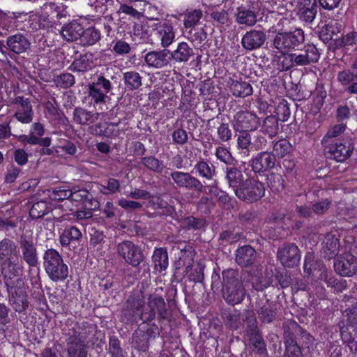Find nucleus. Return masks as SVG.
Listing matches in <instances>:
<instances>
[{"label":"nucleus","mask_w":357,"mask_h":357,"mask_svg":"<svg viewBox=\"0 0 357 357\" xmlns=\"http://www.w3.org/2000/svg\"><path fill=\"white\" fill-rule=\"evenodd\" d=\"M278 125L277 119L273 116L266 118L264 122L263 130L270 137L275 136L278 132Z\"/></svg>","instance_id":"f704fd0d"},{"label":"nucleus","mask_w":357,"mask_h":357,"mask_svg":"<svg viewBox=\"0 0 357 357\" xmlns=\"http://www.w3.org/2000/svg\"><path fill=\"white\" fill-rule=\"evenodd\" d=\"M6 45L10 51L20 54L29 47L30 43L22 34L17 33L9 36L7 38Z\"/></svg>","instance_id":"a211bd4d"},{"label":"nucleus","mask_w":357,"mask_h":357,"mask_svg":"<svg viewBox=\"0 0 357 357\" xmlns=\"http://www.w3.org/2000/svg\"><path fill=\"white\" fill-rule=\"evenodd\" d=\"M12 250V243L8 240H3L0 243V257L3 259L7 257Z\"/></svg>","instance_id":"13d9d810"},{"label":"nucleus","mask_w":357,"mask_h":357,"mask_svg":"<svg viewBox=\"0 0 357 357\" xmlns=\"http://www.w3.org/2000/svg\"><path fill=\"white\" fill-rule=\"evenodd\" d=\"M344 130H345L344 125H343V124L336 125L328 131L326 135L324 137V139L326 138H333V137H337L341 133H342L344 131Z\"/></svg>","instance_id":"6e6d98bb"},{"label":"nucleus","mask_w":357,"mask_h":357,"mask_svg":"<svg viewBox=\"0 0 357 357\" xmlns=\"http://www.w3.org/2000/svg\"><path fill=\"white\" fill-rule=\"evenodd\" d=\"M280 68L281 70H288L293 66H296L292 54H284L280 58Z\"/></svg>","instance_id":"a18cd8bd"},{"label":"nucleus","mask_w":357,"mask_h":357,"mask_svg":"<svg viewBox=\"0 0 357 357\" xmlns=\"http://www.w3.org/2000/svg\"><path fill=\"white\" fill-rule=\"evenodd\" d=\"M105 239V235L102 231L94 230L91 233L90 243L93 246L101 244Z\"/></svg>","instance_id":"5fc2aeb1"},{"label":"nucleus","mask_w":357,"mask_h":357,"mask_svg":"<svg viewBox=\"0 0 357 357\" xmlns=\"http://www.w3.org/2000/svg\"><path fill=\"white\" fill-rule=\"evenodd\" d=\"M292 54L296 66L315 63L319 59V53L314 45H307L299 53H293Z\"/></svg>","instance_id":"1a4fd4ad"},{"label":"nucleus","mask_w":357,"mask_h":357,"mask_svg":"<svg viewBox=\"0 0 357 357\" xmlns=\"http://www.w3.org/2000/svg\"><path fill=\"white\" fill-rule=\"evenodd\" d=\"M344 45H353L357 43V31H352L344 36L342 38Z\"/></svg>","instance_id":"bf43d9fd"},{"label":"nucleus","mask_w":357,"mask_h":357,"mask_svg":"<svg viewBox=\"0 0 357 357\" xmlns=\"http://www.w3.org/2000/svg\"><path fill=\"white\" fill-rule=\"evenodd\" d=\"M197 169L199 174L206 178H210L211 170L208 165L205 162H200L197 165Z\"/></svg>","instance_id":"052dcab7"},{"label":"nucleus","mask_w":357,"mask_h":357,"mask_svg":"<svg viewBox=\"0 0 357 357\" xmlns=\"http://www.w3.org/2000/svg\"><path fill=\"white\" fill-rule=\"evenodd\" d=\"M334 268L342 276H352L357 271V259L351 254H344L336 259Z\"/></svg>","instance_id":"39448f33"},{"label":"nucleus","mask_w":357,"mask_h":357,"mask_svg":"<svg viewBox=\"0 0 357 357\" xmlns=\"http://www.w3.org/2000/svg\"><path fill=\"white\" fill-rule=\"evenodd\" d=\"M68 351L69 357H86V351L81 342H70Z\"/></svg>","instance_id":"58836bf2"},{"label":"nucleus","mask_w":357,"mask_h":357,"mask_svg":"<svg viewBox=\"0 0 357 357\" xmlns=\"http://www.w3.org/2000/svg\"><path fill=\"white\" fill-rule=\"evenodd\" d=\"M237 144L238 149H241L242 153L245 156H248L250 153V146L251 144V137L248 132H239Z\"/></svg>","instance_id":"7c9ffc66"},{"label":"nucleus","mask_w":357,"mask_h":357,"mask_svg":"<svg viewBox=\"0 0 357 357\" xmlns=\"http://www.w3.org/2000/svg\"><path fill=\"white\" fill-rule=\"evenodd\" d=\"M157 34L160 38V45L163 48L168 47L174 40L175 32L169 22L160 23L156 28Z\"/></svg>","instance_id":"f3484780"},{"label":"nucleus","mask_w":357,"mask_h":357,"mask_svg":"<svg viewBox=\"0 0 357 357\" xmlns=\"http://www.w3.org/2000/svg\"><path fill=\"white\" fill-rule=\"evenodd\" d=\"M117 251L119 255L132 266H137L143 261L144 256L140 249L130 241L119 243Z\"/></svg>","instance_id":"20e7f679"},{"label":"nucleus","mask_w":357,"mask_h":357,"mask_svg":"<svg viewBox=\"0 0 357 357\" xmlns=\"http://www.w3.org/2000/svg\"><path fill=\"white\" fill-rule=\"evenodd\" d=\"M119 181L114 178H111L108 181L107 186L105 187V186L101 185L100 190L105 194L113 193L119 189Z\"/></svg>","instance_id":"603ef678"},{"label":"nucleus","mask_w":357,"mask_h":357,"mask_svg":"<svg viewBox=\"0 0 357 357\" xmlns=\"http://www.w3.org/2000/svg\"><path fill=\"white\" fill-rule=\"evenodd\" d=\"M353 149L354 146L349 142H337L330 146L328 152L331 158L337 162H343L350 156Z\"/></svg>","instance_id":"4468645a"},{"label":"nucleus","mask_w":357,"mask_h":357,"mask_svg":"<svg viewBox=\"0 0 357 357\" xmlns=\"http://www.w3.org/2000/svg\"><path fill=\"white\" fill-rule=\"evenodd\" d=\"M70 194L71 195L69 198L70 201L82 202L83 203L84 207H87L89 204H92L93 202V200L88 198L89 192L84 189H78L77 188H74L73 189L70 190Z\"/></svg>","instance_id":"c85d7f7f"},{"label":"nucleus","mask_w":357,"mask_h":357,"mask_svg":"<svg viewBox=\"0 0 357 357\" xmlns=\"http://www.w3.org/2000/svg\"><path fill=\"white\" fill-rule=\"evenodd\" d=\"M82 29L83 27L80 24L73 22L65 25L62 28L61 33L66 40L73 41L78 38L80 39Z\"/></svg>","instance_id":"4be33fe9"},{"label":"nucleus","mask_w":357,"mask_h":357,"mask_svg":"<svg viewBox=\"0 0 357 357\" xmlns=\"http://www.w3.org/2000/svg\"><path fill=\"white\" fill-rule=\"evenodd\" d=\"M354 70L353 72H351L349 70H344L338 74V80L343 85H347L352 82L349 89H357V82H354Z\"/></svg>","instance_id":"4c0bfd02"},{"label":"nucleus","mask_w":357,"mask_h":357,"mask_svg":"<svg viewBox=\"0 0 357 357\" xmlns=\"http://www.w3.org/2000/svg\"><path fill=\"white\" fill-rule=\"evenodd\" d=\"M342 322L344 324L343 328L345 326H352L357 324L356 306H353L343 312Z\"/></svg>","instance_id":"c9c22d12"},{"label":"nucleus","mask_w":357,"mask_h":357,"mask_svg":"<svg viewBox=\"0 0 357 357\" xmlns=\"http://www.w3.org/2000/svg\"><path fill=\"white\" fill-rule=\"evenodd\" d=\"M304 40L303 31L296 29L294 31L278 33L273 39V44L275 48L284 53L296 49L303 43Z\"/></svg>","instance_id":"f03ea898"},{"label":"nucleus","mask_w":357,"mask_h":357,"mask_svg":"<svg viewBox=\"0 0 357 357\" xmlns=\"http://www.w3.org/2000/svg\"><path fill=\"white\" fill-rule=\"evenodd\" d=\"M255 250L250 246H243L236 251V262L241 266H247L255 259Z\"/></svg>","instance_id":"5701e85b"},{"label":"nucleus","mask_w":357,"mask_h":357,"mask_svg":"<svg viewBox=\"0 0 357 357\" xmlns=\"http://www.w3.org/2000/svg\"><path fill=\"white\" fill-rule=\"evenodd\" d=\"M81 231L76 227H71L63 231L60 235V243L62 246H68L71 242L82 238Z\"/></svg>","instance_id":"bb28decb"},{"label":"nucleus","mask_w":357,"mask_h":357,"mask_svg":"<svg viewBox=\"0 0 357 357\" xmlns=\"http://www.w3.org/2000/svg\"><path fill=\"white\" fill-rule=\"evenodd\" d=\"M15 159L17 164L22 165L27 162V155L23 150H17L15 153Z\"/></svg>","instance_id":"774afa93"},{"label":"nucleus","mask_w":357,"mask_h":357,"mask_svg":"<svg viewBox=\"0 0 357 357\" xmlns=\"http://www.w3.org/2000/svg\"><path fill=\"white\" fill-rule=\"evenodd\" d=\"M172 137L174 141L178 144H183L187 140V135L183 130L174 131Z\"/></svg>","instance_id":"0e129e2a"},{"label":"nucleus","mask_w":357,"mask_h":357,"mask_svg":"<svg viewBox=\"0 0 357 357\" xmlns=\"http://www.w3.org/2000/svg\"><path fill=\"white\" fill-rule=\"evenodd\" d=\"M266 40V35L264 31L252 29L243 36L241 45L246 50L252 51L261 47Z\"/></svg>","instance_id":"6e6552de"},{"label":"nucleus","mask_w":357,"mask_h":357,"mask_svg":"<svg viewBox=\"0 0 357 357\" xmlns=\"http://www.w3.org/2000/svg\"><path fill=\"white\" fill-rule=\"evenodd\" d=\"M47 211V206L45 202L40 201L33 204L30 209L29 214L33 218H38L43 216Z\"/></svg>","instance_id":"a19ab883"},{"label":"nucleus","mask_w":357,"mask_h":357,"mask_svg":"<svg viewBox=\"0 0 357 357\" xmlns=\"http://www.w3.org/2000/svg\"><path fill=\"white\" fill-rule=\"evenodd\" d=\"M113 50L118 54H125L130 52V46L128 43L120 40L115 43Z\"/></svg>","instance_id":"09e8293b"},{"label":"nucleus","mask_w":357,"mask_h":357,"mask_svg":"<svg viewBox=\"0 0 357 357\" xmlns=\"http://www.w3.org/2000/svg\"><path fill=\"white\" fill-rule=\"evenodd\" d=\"M15 102L17 105L15 116L18 121L27 123L32 120L31 106L27 98L15 94Z\"/></svg>","instance_id":"dca6fc26"},{"label":"nucleus","mask_w":357,"mask_h":357,"mask_svg":"<svg viewBox=\"0 0 357 357\" xmlns=\"http://www.w3.org/2000/svg\"><path fill=\"white\" fill-rule=\"evenodd\" d=\"M234 128L238 132H248L256 130L259 121L255 114L248 112H240L236 117Z\"/></svg>","instance_id":"0eeeda50"},{"label":"nucleus","mask_w":357,"mask_h":357,"mask_svg":"<svg viewBox=\"0 0 357 357\" xmlns=\"http://www.w3.org/2000/svg\"><path fill=\"white\" fill-rule=\"evenodd\" d=\"M144 59L149 66L161 68L169 63L171 56L167 50L151 51L146 54Z\"/></svg>","instance_id":"9b49d317"},{"label":"nucleus","mask_w":357,"mask_h":357,"mask_svg":"<svg viewBox=\"0 0 357 357\" xmlns=\"http://www.w3.org/2000/svg\"><path fill=\"white\" fill-rule=\"evenodd\" d=\"M227 178L229 185L235 190L241 185L242 174L236 168H230L227 170Z\"/></svg>","instance_id":"473e14b6"},{"label":"nucleus","mask_w":357,"mask_h":357,"mask_svg":"<svg viewBox=\"0 0 357 357\" xmlns=\"http://www.w3.org/2000/svg\"><path fill=\"white\" fill-rule=\"evenodd\" d=\"M101 88L109 89L111 88V83L109 80L106 79L104 77L100 76L96 82H93L89 89H100Z\"/></svg>","instance_id":"8fccbe9b"},{"label":"nucleus","mask_w":357,"mask_h":357,"mask_svg":"<svg viewBox=\"0 0 357 357\" xmlns=\"http://www.w3.org/2000/svg\"><path fill=\"white\" fill-rule=\"evenodd\" d=\"M267 183L273 191L278 192L283 188V180L280 174H269L267 177Z\"/></svg>","instance_id":"ea45409f"},{"label":"nucleus","mask_w":357,"mask_h":357,"mask_svg":"<svg viewBox=\"0 0 357 357\" xmlns=\"http://www.w3.org/2000/svg\"><path fill=\"white\" fill-rule=\"evenodd\" d=\"M317 13L316 0H300L298 2L297 15L299 19L305 22L311 23Z\"/></svg>","instance_id":"f8f14e48"},{"label":"nucleus","mask_w":357,"mask_h":357,"mask_svg":"<svg viewBox=\"0 0 357 357\" xmlns=\"http://www.w3.org/2000/svg\"><path fill=\"white\" fill-rule=\"evenodd\" d=\"M193 55V49L185 42L179 43L176 49L170 53L171 59H172L177 63H185Z\"/></svg>","instance_id":"6ab92c4d"},{"label":"nucleus","mask_w":357,"mask_h":357,"mask_svg":"<svg viewBox=\"0 0 357 357\" xmlns=\"http://www.w3.org/2000/svg\"><path fill=\"white\" fill-rule=\"evenodd\" d=\"M98 113H91L83 109H76L74 112L75 121L80 124H88L93 123L98 119Z\"/></svg>","instance_id":"cd10ccee"},{"label":"nucleus","mask_w":357,"mask_h":357,"mask_svg":"<svg viewBox=\"0 0 357 357\" xmlns=\"http://www.w3.org/2000/svg\"><path fill=\"white\" fill-rule=\"evenodd\" d=\"M225 80L227 82V87L241 89H248V88H250V89H252L250 84L245 82H240L237 79H234L231 77H226Z\"/></svg>","instance_id":"3c124183"},{"label":"nucleus","mask_w":357,"mask_h":357,"mask_svg":"<svg viewBox=\"0 0 357 357\" xmlns=\"http://www.w3.org/2000/svg\"><path fill=\"white\" fill-rule=\"evenodd\" d=\"M265 192L262 183L252 178L242 183L235 190V193L241 199L254 202L261 198Z\"/></svg>","instance_id":"7ed1b4c3"},{"label":"nucleus","mask_w":357,"mask_h":357,"mask_svg":"<svg viewBox=\"0 0 357 357\" xmlns=\"http://www.w3.org/2000/svg\"><path fill=\"white\" fill-rule=\"evenodd\" d=\"M326 244L330 251L334 252L336 251L338 245V241L331 235H328L326 238Z\"/></svg>","instance_id":"338daca9"},{"label":"nucleus","mask_w":357,"mask_h":357,"mask_svg":"<svg viewBox=\"0 0 357 357\" xmlns=\"http://www.w3.org/2000/svg\"><path fill=\"white\" fill-rule=\"evenodd\" d=\"M119 205L124 208H137L142 206V204L137 202L128 201L124 199H121L119 201Z\"/></svg>","instance_id":"69168bd1"},{"label":"nucleus","mask_w":357,"mask_h":357,"mask_svg":"<svg viewBox=\"0 0 357 357\" xmlns=\"http://www.w3.org/2000/svg\"><path fill=\"white\" fill-rule=\"evenodd\" d=\"M8 292L10 294V303L15 310L19 312L24 311L28 306L24 292L22 290L17 291L13 287L8 289Z\"/></svg>","instance_id":"aec40b11"},{"label":"nucleus","mask_w":357,"mask_h":357,"mask_svg":"<svg viewBox=\"0 0 357 357\" xmlns=\"http://www.w3.org/2000/svg\"><path fill=\"white\" fill-rule=\"evenodd\" d=\"M278 257L284 266L289 267L296 265L301 259L298 247L293 244L280 248Z\"/></svg>","instance_id":"9d476101"},{"label":"nucleus","mask_w":357,"mask_h":357,"mask_svg":"<svg viewBox=\"0 0 357 357\" xmlns=\"http://www.w3.org/2000/svg\"><path fill=\"white\" fill-rule=\"evenodd\" d=\"M245 296L242 284L237 280H234L231 284H227L224 296L226 301L231 305L239 303Z\"/></svg>","instance_id":"2eb2a0df"},{"label":"nucleus","mask_w":357,"mask_h":357,"mask_svg":"<svg viewBox=\"0 0 357 357\" xmlns=\"http://www.w3.org/2000/svg\"><path fill=\"white\" fill-rule=\"evenodd\" d=\"M216 155L219 160L227 163L231 158L229 151L225 148L219 147L216 150Z\"/></svg>","instance_id":"680f3d73"},{"label":"nucleus","mask_w":357,"mask_h":357,"mask_svg":"<svg viewBox=\"0 0 357 357\" xmlns=\"http://www.w3.org/2000/svg\"><path fill=\"white\" fill-rule=\"evenodd\" d=\"M125 83L130 89H137L141 86V77L136 72H128L124 74Z\"/></svg>","instance_id":"e433bc0d"},{"label":"nucleus","mask_w":357,"mask_h":357,"mask_svg":"<svg viewBox=\"0 0 357 357\" xmlns=\"http://www.w3.org/2000/svg\"><path fill=\"white\" fill-rule=\"evenodd\" d=\"M93 56L91 54H85L81 55L75 59L71 64L70 68L73 71L85 72L91 69L93 66Z\"/></svg>","instance_id":"b1692460"},{"label":"nucleus","mask_w":357,"mask_h":357,"mask_svg":"<svg viewBox=\"0 0 357 357\" xmlns=\"http://www.w3.org/2000/svg\"><path fill=\"white\" fill-rule=\"evenodd\" d=\"M152 257L155 271L162 273L167 269L169 261L167 253L165 250L162 248L156 249Z\"/></svg>","instance_id":"393cba45"},{"label":"nucleus","mask_w":357,"mask_h":357,"mask_svg":"<svg viewBox=\"0 0 357 357\" xmlns=\"http://www.w3.org/2000/svg\"><path fill=\"white\" fill-rule=\"evenodd\" d=\"M275 156L269 152L258 154L251 161V166L255 172H265L275 165Z\"/></svg>","instance_id":"ddd939ff"},{"label":"nucleus","mask_w":357,"mask_h":357,"mask_svg":"<svg viewBox=\"0 0 357 357\" xmlns=\"http://www.w3.org/2000/svg\"><path fill=\"white\" fill-rule=\"evenodd\" d=\"M100 33L98 29L90 27L86 30L82 29L80 41L84 46H91L96 44L100 39Z\"/></svg>","instance_id":"a878e982"},{"label":"nucleus","mask_w":357,"mask_h":357,"mask_svg":"<svg viewBox=\"0 0 357 357\" xmlns=\"http://www.w3.org/2000/svg\"><path fill=\"white\" fill-rule=\"evenodd\" d=\"M202 17V11L195 9L188 12L185 15L184 26L185 28H191L196 26Z\"/></svg>","instance_id":"2f4dec72"},{"label":"nucleus","mask_w":357,"mask_h":357,"mask_svg":"<svg viewBox=\"0 0 357 357\" xmlns=\"http://www.w3.org/2000/svg\"><path fill=\"white\" fill-rule=\"evenodd\" d=\"M49 197L52 200H64L69 199L70 197V190L66 187H59L51 190H48Z\"/></svg>","instance_id":"72a5a7b5"},{"label":"nucleus","mask_w":357,"mask_h":357,"mask_svg":"<svg viewBox=\"0 0 357 357\" xmlns=\"http://www.w3.org/2000/svg\"><path fill=\"white\" fill-rule=\"evenodd\" d=\"M55 82L57 87L66 89L75 83V78L70 73H63L56 79Z\"/></svg>","instance_id":"79ce46f5"},{"label":"nucleus","mask_w":357,"mask_h":357,"mask_svg":"<svg viewBox=\"0 0 357 357\" xmlns=\"http://www.w3.org/2000/svg\"><path fill=\"white\" fill-rule=\"evenodd\" d=\"M44 267L50 278L54 281L63 280L68 274V269L59 253L54 250H47L44 255Z\"/></svg>","instance_id":"f257e3e1"},{"label":"nucleus","mask_w":357,"mask_h":357,"mask_svg":"<svg viewBox=\"0 0 357 357\" xmlns=\"http://www.w3.org/2000/svg\"><path fill=\"white\" fill-rule=\"evenodd\" d=\"M172 178L176 183L181 186L190 188H195L201 190L202 185L196 178L191 177L188 174L176 172L172 174Z\"/></svg>","instance_id":"412c9836"},{"label":"nucleus","mask_w":357,"mask_h":357,"mask_svg":"<svg viewBox=\"0 0 357 357\" xmlns=\"http://www.w3.org/2000/svg\"><path fill=\"white\" fill-rule=\"evenodd\" d=\"M286 357H301V349L293 342L287 345Z\"/></svg>","instance_id":"864d4df0"},{"label":"nucleus","mask_w":357,"mask_h":357,"mask_svg":"<svg viewBox=\"0 0 357 357\" xmlns=\"http://www.w3.org/2000/svg\"><path fill=\"white\" fill-rule=\"evenodd\" d=\"M23 255L24 259L30 266H35L37 264L36 250L32 243L27 241H22Z\"/></svg>","instance_id":"c756f323"},{"label":"nucleus","mask_w":357,"mask_h":357,"mask_svg":"<svg viewBox=\"0 0 357 357\" xmlns=\"http://www.w3.org/2000/svg\"><path fill=\"white\" fill-rule=\"evenodd\" d=\"M320 6L326 10H333L337 8L341 0H319Z\"/></svg>","instance_id":"e2e57ef3"},{"label":"nucleus","mask_w":357,"mask_h":357,"mask_svg":"<svg viewBox=\"0 0 357 357\" xmlns=\"http://www.w3.org/2000/svg\"><path fill=\"white\" fill-rule=\"evenodd\" d=\"M211 17L218 24L223 25L229 22V15L226 10H214L210 14Z\"/></svg>","instance_id":"37998d69"},{"label":"nucleus","mask_w":357,"mask_h":357,"mask_svg":"<svg viewBox=\"0 0 357 357\" xmlns=\"http://www.w3.org/2000/svg\"><path fill=\"white\" fill-rule=\"evenodd\" d=\"M143 162L146 167L155 172H161L163 169V165L155 158H145Z\"/></svg>","instance_id":"49530a36"},{"label":"nucleus","mask_w":357,"mask_h":357,"mask_svg":"<svg viewBox=\"0 0 357 357\" xmlns=\"http://www.w3.org/2000/svg\"><path fill=\"white\" fill-rule=\"evenodd\" d=\"M218 133L222 141H228L231 137V130L225 124L221 125L218 129Z\"/></svg>","instance_id":"4d7b16f0"},{"label":"nucleus","mask_w":357,"mask_h":357,"mask_svg":"<svg viewBox=\"0 0 357 357\" xmlns=\"http://www.w3.org/2000/svg\"><path fill=\"white\" fill-rule=\"evenodd\" d=\"M235 21L240 25L252 26L257 22V8L254 4L241 5L234 12Z\"/></svg>","instance_id":"423d86ee"},{"label":"nucleus","mask_w":357,"mask_h":357,"mask_svg":"<svg viewBox=\"0 0 357 357\" xmlns=\"http://www.w3.org/2000/svg\"><path fill=\"white\" fill-rule=\"evenodd\" d=\"M150 307L151 308V314L149 315L148 319L151 318L154 315L155 310L162 308L165 305V302L161 297L155 296L150 298L149 301Z\"/></svg>","instance_id":"de8ad7c7"},{"label":"nucleus","mask_w":357,"mask_h":357,"mask_svg":"<svg viewBox=\"0 0 357 357\" xmlns=\"http://www.w3.org/2000/svg\"><path fill=\"white\" fill-rule=\"evenodd\" d=\"M98 207V202L96 200H93L92 204H89L86 211H78L76 212V218L79 220L88 219L92 216L91 211Z\"/></svg>","instance_id":"c03bdc74"}]
</instances>
